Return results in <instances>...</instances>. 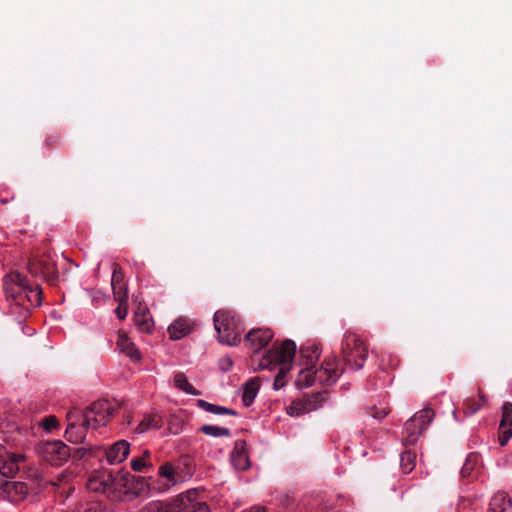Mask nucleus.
Returning a JSON list of instances; mask_svg holds the SVG:
<instances>
[{"instance_id": "obj_1", "label": "nucleus", "mask_w": 512, "mask_h": 512, "mask_svg": "<svg viewBox=\"0 0 512 512\" xmlns=\"http://www.w3.org/2000/svg\"><path fill=\"white\" fill-rule=\"evenodd\" d=\"M296 352V344L292 340H285L279 345H274L267 355L259 362L260 370L268 369L277 371L274 386L278 389L277 384L292 367V361Z\"/></svg>"}, {"instance_id": "obj_2", "label": "nucleus", "mask_w": 512, "mask_h": 512, "mask_svg": "<svg viewBox=\"0 0 512 512\" xmlns=\"http://www.w3.org/2000/svg\"><path fill=\"white\" fill-rule=\"evenodd\" d=\"M146 512H210L208 505L200 498L197 489L179 494L172 502L153 501L146 505Z\"/></svg>"}, {"instance_id": "obj_3", "label": "nucleus", "mask_w": 512, "mask_h": 512, "mask_svg": "<svg viewBox=\"0 0 512 512\" xmlns=\"http://www.w3.org/2000/svg\"><path fill=\"white\" fill-rule=\"evenodd\" d=\"M90 449L78 448L72 454L71 449L61 440H48L40 442L37 446L38 456L52 466H61L71 457L82 459Z\"/></svg>"}, {"instance_id": "obj_4", "label": "nucleus", "mask_w": 512, "mask_h": 512, "mask_svg": "<svg viewBox=\"0 0 512 512\" xmlns=\"http://www.w3.org/2000/svg\"><path fill=\"white\" fill-rule=\"evenodd\" d=\"M213 320L220 343L236 346L240 342L244 328L234 312L228 310L216 311Z\"/></svg>"}, {"instance_id": "obj_5", "label": "nucleus", "mask_w": 512, "mask_h": 512, "mask_svg": "<svg viewBox=\"0 0 512 512\" xmlns=\"http://www.w3.org/2000/svg\"><path fill=\"white\" fill-rule=\"evenodd\" d=\"M342 352L345 363L352 370L361 369L368 355L363 340L354 333L345 335Z\"/></svg>"}, {"instance_id": "obj_6", "label": "nucleus", "mask_w": 512, "mask_h": 512, "mask_svg": "<svg viewBox=\"0 0 512 512\" xmlns=\"http://www.w3.org/2000/svg\"><path fill=\"white\" fill-rule=\"evenodd\" d=\"M433 418L434 413L431 409H423L416 412L404 424L402 432L403 444L406 446L414 445L432 422Z\"/></svg>"}, {"instance_id": "obj_7", "label": "nucleus", "mask_w": 512, "mask_h": 512, "mask_svg": "<svg viewBox=\"0 0 512 512\" xmlns=\"http://www.w3.org/2000/svg\"><path fill=\"white\" fill-rule=\"evenodd\" d=\"M112 414V407L107 400H98L92 403L83 413L82 420L92 429H97L107 423Z\"/></svg>"}, {"instance_id": "obj_8", "label": "nucleus", "mask_w": 512, "mask_h": 512, "mask_svg": "<svg viewBox=\"0 0 512 512\" xmlns=\"http://www.w3.org/2000/svg\"><path fill=\"white\" fill-rule=\"evenodd\" d=\"M66 420L65 438L71 443H81L86 438V432L90 428L82 420V412L73 408L67 412Z\"/></svg>"}, {"instance_id": "obj_9", "label": "nucleus", "mask_w": 512, "mask_h": 512, "mask_svg": "<svg viewBox=\"0 0 512 512\" xmlns=\"http://www.w3.org/2000/svg\"><path fill=\"white\" fill-rule=\"evenodd\" d=\"M25 461V456L15 453L0 445V475L3 478H14L20 470L21 464Z\"/></svg>"}, {"instance_id": "obj_10", "label": "nucleus", "mask_w": 512, "mask_h": 512, "mask_svg": "<svg viewBox=\"0 0 512 512\" xmlns=\"http://www.w3.org/2000/svg\"><path fill=\"white\" fill-rule=\"evenodd\" d=\"M324 395L322 393L312 394L303 399L293 401L287 407V413L290 416L298 417L300 415L314 411L322 406Z\"/></svg>"}, {"instance_id": "obj_11", "label": "nucleus", "mask_w": 512, "mask_h": 512, "mask_svg": "<svg viewBox=\"0 0 512 512\" xmlns=\"http://www.w3.org/2000/svg\"><path fill=\"white\" fill-rule=\"evenodd\" d=\"M28 492L29 487L24 482L3 480L0 483V496L11 502L22 501Z\"/></svg>"}, {"instance_id": "obj_12", "label": "nucleus", "mask_w": 512, "mask_h": 512, "mask_svg": "<svg viewBox=\"0 0 512 512\" xmlns=\"http://www.w3.org/2000/svg\"><path fill=\"white\" fill-rule=\"evenodd\" d=\"M315 370L317 372L318 381L326 385L335 383L342 372V370L338 367L337 360L334 357L326 358L321 367Z\"/></svg>"}, {"instance_id": "obj_13", "label": "nucleus", "mask_w": 512, "mask_h": 512, "mask_svg": "<svg viewBox=\"0 0 512 512\" xmlns=\"http://www.w3.org/2000/svg\"><path fill=\"white\" fill-rule=\"evenodd\" d=\"M498 438L501 446L506 445L512 438V403L506 402L502 406Z\"/></svg>"}, {"instance_id": "obj_14", "label": "nucleus", "mask_w": 512, "mask_h": 512, "mask_svg": "<svg viewBox=\"0 0 512 512\" xmlns=\"http://www.w3.org/2000/svg\"><path fill=\"white\" fill-rule=\"evenodd\" d=\"M130 453V444L126 440H119L105 450L107 462L111 465L122 463Z\"/></svg>"}, {"instance_id": "obj_15", "label": "nucleus", "mask_w": 512, "mask_h": 512, "mask_svg": "<svg viewBox=\"0 0 512 512\" xmlns=\"http://www.w3.org/2000/svg\"><path fill=\"white\" fill-rule=\"evenodd\" d=\"M272 338L273 333L268 328L253 329L246 335V340L249 342L254 353L266 347Z\"/></svg>"}, {"instance_id": "obj_16", "label": "nucleus", "mask_w": 512, "mask_h": 512, "mask_svg": "<svg viewBox=\"0 0 512 512\" xmlns=\"http://www.w3.org/2000/svg\"><path fill=\"white\" fill-rule=\"evenodd\" d=\"M159 477L161 478V483L157 487L158 491L163 492L170 489L172 486L176 485L180 476L176 470V468L171 463H164L159 467L158 471Z\"/></svg>"}, {"instance_id": "obj_17", "label": "nucleus", "mask_w": 512, "mask_h": 512, "mask_svg": "<svg viewBox=\"0 0 512 512\" xmlns=\"http://www.w3.org/2000/svg\"><path fill=\"white\" fill-rule=\"evenodd\" d=\"M117 347L120 352L124 353L133 362H139L141 360V353L135 346L134 342L129 338L128 334L119 330L117 337Z\"/></svg>"}, {"instance_id": "obj_18", "label": "nucleus", "mask_w": 512, "mask_h": 512, "mask_svg": "<svg viewBox=\"0 0 512 512\" xmlns=\"http://www.w3.org/2000/svg\"><path fill=\"white\" fill-rule=\"evenodd\" d=\"M111 287L115 300L120 304H126L128 300L127 289L123 283V273L118 267L113 270Z\"/></svg>"}, {"instance_id": "obj_19", "label": "nucleus", "mask_w": 512, "mask_h": 512, "mask_svg": "<svg viewBox=\"0 0 512 512\" xmlns=\"http://www.w3.org/2000/svg\"><path fill=\"white\" fill-rule=\"evenodd\" d=\"M86 488L95 493H108L116 489L111 475H108L107 478L99 475L91 477L86 483Z\"/></svg>"}, {"instance_id": "obj_20", "label": "nucleus", "mask_w": 512, "mask_h": 512, "mask_svg": "<svg viewBox=\"0 0 512 512\" xmlns=\"http://www.w3.org/2000/svg\"><path fill=\"white\" fill-rule=\"evenodd\" d=\"M231 462L236 470H246L250 466L248 453L243 443H237L231 453Z\"/></svg>"}, {"instance_id": "obj_21", "label": "nucleus", "mask_w": 512, "mask_h": 512, "mask_svg": "<svg viewBox=\"0 0 512 512\" xmlns=\"http://www.w3.org/2000/svg\"><path fill=\"white\" fill-rule=\"evenodd\" d=\"M320 355L319 347L315 344H309L300 348V365L314 367Z\"/></svg>"}, {"instance_id": "obj_22", "label": "nucleus", "mask_w": 512, "mask_h": 512, "mask_svg": "<svg viewBox=\"0 0 512 512\" xmlns=\"http://www.w3.org/2000/svg\"><path fill=\"white\" fill-rule=\"evenodd\" d=\"M191 331V325L188 320L179 318L175 320L169 327L168 333L170 338L173 340H179L186 335H188Z\"/></svg>"}, {"instance_id": "obj_23", "label": "nucleus", "mask_w": 512, "mask_h": 512, "mask_svg": "<svg viewBox=\"0 0 512 512\" xmlns=\"http://www.w3.org/2000/svg\"><path fill=\"white\" fill-rule=\"evenodd\" d=\"M160 427V417L156 414H145L141 420L135 425L133 431L137 434H142L150 429H157Z\"/></svg>"}, {"instance_id": "obj_24", "label": "nucleus", "mask_w": 512, "mask_h": 512, "mask_svg": "<svg viewBox=\"0 0 512 512\" xmlns=\"http://www.w3.org/2000/svg\"><path fill=\"white\" fill-rule=\"evenodd\" d=\"M512 505L505 492H497L491 499L488 512H505Z\"/></svg>"}, {"instance_id": "obj_25", "label": "nucleus", "mask_w": 512, "mask_h": 512, "mask_svg": "<svg viewBox=\"0 0 512 512\" xmlns=\"http://www.w3.org/2000/svg\"><path fill=\"white\" fill-rule=\"evenodd\" d=\"M259 391V382L256 379L247 381L242 387V401L245 406H250Z\"/></svg>"}, {"instance_id": "obj_26", "label": "nucleus", "mask_w": 512, "mask_h": 512, "mask_svg": "<svg viewBox=\"0 0 512 512\" xmlns=\"http://www.w3.org/2000/svg\"><path fill=\"white\" fill-rule=\"evenodd\" d=\"M197 406L199 408H201L202 410L209 412L211 414H215V415H230V416L237 415V412L233 409H230V408H227L224 406H220V405H216V404H212V403H209L202 399L197 400Z\"/></svg>"}, {"instance_id": "obj_27", "label": "nucleus", "mask_w": 512, "mask_h": 512, "mask_svg": "<svg viewBox=\"0 0 512 512\" xmlns=\"http://www.w3.org/2000/svg\"><path fill=\"white\" fill-rule=\"evenodd\" d=\"M318 381L317 372L314 367L302 366L297 378V383L301 387H310Z\"/></svg>"}, {"instance_id": "obj_28", "label": "nucleus", "mask_w": 512, "mask_h": 512, "mask_svg": "<svg viewBox=\"0 0 512 512\" xmlns=\"http://www.w3.org/2000/svg\"><path fill=\"white\" fill-rule=\"evenodd\" d=\"M130 464L134 471L145 472L152 467L150 452L145 450L141 456L132 458Z\"/></svg>"}, {"instance_id": "obj_29", "label": "nucleus", "mask_w": 512, "mask_h": 512, "mask_svg": "<svg viewBox=\"0 0 512 512\" xmlns=\"http://www.w3.org/2000/svg\"><path fill=\"white\" fill-rule=\"evenodd\" d=\"M12 281L14 282L15 286L18 288L17 291H15V297H21L22 293L25 295V297L29 300V293L31 292V289L29 287V280L21 275L20 273H14L12 275Z\"/></svg>"}, {"instance_id": "obj_30", "label": "nucleus", "mask_w": 512, "mask_h": 512, "mask_svg": "<svg viewBox=\"0 0 512 512\" xmlns=\"http://www.w3.org/2000/svg\"><path fill=\"white\" fill-rule=\"evenodd\" d=\"M200 431L204 433L207 436H211L214 438H222V437H230L231 432L228 428L217 426V425H211V424H204L200 427Z\"/></svg>"}, {"instance_id": "obj_31", "label": "nucleus", "mask_w": 512, "mask_h": 512, "mask_svg": "<svg viewBox=\"0 0 512 512\" xmlns=\"http://www.w3.org/2000/svg\"><path fill=\"white\" fill-rule=\"evenodd\" d=\"M41 274L43 277H49L54 273V262L52 259H45L36 261L34 256V276Z\"/></svg>"}, {"instance_id": "obj_32", "label": "nucleus", "mask_w": 512, "mask_h": 512, "mask_svg": "<svg viewBox=\"0 0 512 512\" xmlns=\"http://www.w3.org/2000/svg\"><path fill=\"white\" fill-rule=\"evenodd\" d=\"M174 385L189 395H199V392L190 384L183 373H177L173 379Z\"/></svg>"}, {"instance_id": "obj_33", "label": "nucleus", "mask_w": 512, "mask_h": 512, "mask_svg": "<svg viewBox=\"0 0 512 512\" xmlns=\"http://www.w3.org/2000/svg\"><path fill=\"white\" fill-rule=\"evenodd\" d=\"M38 428L46 433H52L54 430L59 429L60 423L55 415H49L41 419L38 423Z\"/></svg>"}, {"instance_id": "obj_34", "label": "nucleus", "mask_w": 512, "mask_h": 512, "mask_svg": "<svg viewBox=\"0 0 512 512\" xmlns=\"http://www.w3.org/2000/svg\"><path fill=\"white\" fill-rule=\"evenodd\" d=\"M415 459L416 456L409 451L403 452L401 454L400 465L404 473H410L414 469Z\"/></svg>"}, {"instance_id": "obj_35", "label": "nucleus", "mask_w": 512, "mask_h": 512, "mask_svg": "<svg viewBox=\"0 0 512 512\" xmlns=\"http://www.w3.org/2000/svg\"><path fill=\"white\" fill-rule=\"evenodd\" d=\"M135 323L141 331L150 332L153 328L151 319L145 315H136Z\"/></svg>"}, {"instance_id": "obj_36", "label": "nucleus", "mask_w": 512, "mask_h": 512, "mask_svg": "<svg viewBox=\"0 0 512 512\" xmlns=\"http://www.w3.org/2000/svg\"><path fill=\"white\" fill-rule=\"evenodd\" d=\"M481 406V402H475L471 399H468L464 404V413L466 416H471L479 411Z\"/></svg>"}, {"instance_id": "obj_37", "label": "nucleus", "mask_w": 512, "mask_h": 512, "mask_svg": "<svg viewBox=\"0 0 512 512\" xmlns=\"http://www.w3.org/2000/svg\"><path fill=\"white\" fill-rule=\"evenodd\" d=\"M72 473L68 471H63L59 474L57 481L52 482V485L57 486L59 489L66 490V485L68 481L71 479Z\"/></svg>"}, {"instance_id": "obj_38", "label": "nucleus", "mask_w": 512, "mask_h": 512, "mask_svg": "<svg viewBox=\"0 0 512 512\" xmlns=\"http://www.w3.org/2000/svg\"><path fill=\"white\" fill-rule=\"evenodd\" d=\"M473 469H474V466H473V463H472V457L469 456L467 458L465 464L463 465L462 469H461V476H462V478L470 477L471 474H472Z\"/></svg>"}, {"instance_id": "obj_39", "label": "nucleus", "mask_w": 512, "mask_h": 512, "mask_svg": "<svg viewBox=\"0 0 512 512\" xmlns=\"http://www.w3.org/2000/svg\"><path fill=\"white\" fill-rule=\"evenodd\" d=\"M232 366H233V361L230 357L225 356L219 360V368L223 372L229 371L232 368Z\"/></svg>"}, {"instance_id": "obj_40", "label": "nucleus", "mask_w": 512, "mask_h": 512, "mask_svg": "<svg viewBox=\"0 0 512 512\" xmlns=\"http://www.w3.org/2000/svg\"><path fill=\"white\" fill-rule=\"evenodd\" d=\"M474 500H476L475 495L462 496L460 499V507L464 510L468 509Z\"/></svg>"}, {"instance_id": "obj_41", "label": "nucleus", "mask_w": 512, "mask_h": 512, "mask_svg": "<svg viewBox=\"0 0 512 512\" xmlns=\"http://www.w3.org/2000/svg\"><path fill=\"white\" fill-rule=\"evenodd\" d=\"M116 315L119 319L123 320L126 318L128 314L127 306L126 304H120L118 303V307L115 310Z\"/></svg>"}, {"instance_id": "obj_42", "label": "nucleus", "mask_w": 512, "mask_h": 512, "mask_svg": "<svg viewBox=\"0 0 512 512\" xmlns=\"http://www.w3.org/2000/svg\"><path fill=\"white\" fill-rule=\"evenodd\" d=\"M246 512H266V511H265V509L263 507L255 506V507H252L251 509H249Z\"/></svg>"}, {"instance_id": "obj_43", "label": "nucleus", "mask_w": 512, "mask_h": 512, "mask_svg": "<svg viewBox=\"0 0 512 512\" xmlns=\"http://www.w3.org/2000/svg\"><path fill=\"white\" fill-rule=\"evenodd\" d=\"M387 415V411L385 409H381L377 414L373 415L375 418H382Z\"/></svg>"}, {"instance_id": "obj_44", "label": "nucleus", "mask_w": 512, "mask_h": 512, "mask_svg": "<svg viewBox=\"0 0 512 512\" xmlns=\"http://www.w3.org/2000/svg\"><path fill=\"white\" fill-rule=\"evenodd\" d=\"M126 422H127V425L129 427H132L134 425V422H135L134 419H133V416L127 415L126 416Z\"/></svg>"}, {"instance_id": "obj_45", "label": "nucleus", "mask_w": 512, "mask_h": 512, "mask_svg": "<svg viewBox=\"0 0 512 512\" xmlns=\"http://www.w3.org/2000/svg\"><path fill=\"white\" fill-rule=\"evenodd\" d=\"M33 292L36 293L37 295H40L42 293V289L39 286L34 285Z\"/></svg>"}, {"instance_id": "obj_46", "label": "nucleus", "mask_w": 512, "mask_h": 512, "mask_svg": "<svg viewBox=\"0 0 512 512\" xmlns=\"http://www.w3.org/2000/svg\"><path fill=\"white\" fill-rule=\"evenodd\" d=\"M41 304H42V302H41V300L39 299V300L37 301V304H35V303H34V307H35V306H40Z\"/></svg>"}, {"instance_id": "obj_47", "label": "nucleus", "mask_w": 512, "mask_h": 512, "mask_svg": "<svg viewBox=\"0 0 512 512\" xmlns=\"http://www.w3.org/2000/svg\"><path fill=\"white\" fill-rule=\"evenodd\" d=\"M453 415H454L455 420H458V419H457L456 411H453Z\"/></svg>"}, {"instance_id": "obj_48", "label": "nucleus", "mask_w": 512, "mask_h": 512, "mask_svg": "<svg viewBox=\"0 0 512 512\" xmlns=\"http://www.w3.org/2000/svg\"><path fill=\"white\" fill-rule=\"evenodd\" d=\"M3 480H0V483L2 482Z\"/></svg>"}]
</instances>
